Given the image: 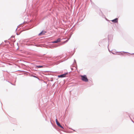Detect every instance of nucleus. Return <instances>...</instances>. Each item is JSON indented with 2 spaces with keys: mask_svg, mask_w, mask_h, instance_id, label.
<instances>
[{
  "mask_svg": "<svg viewBox=\"0 0 134 134\" xmlns=\"http://www.w3.org/2000/svg\"><path fill=\"white\" fill-rule=\"evenodd\" d=\"M81 79L83 81L85 82H88V80L86 76V75H81Z\"/></svg>",
  "mask_w": 134,
  "mask_h": 134,
  "instance_id": "f257e3e1",
  "label": "nucleus"
},
{
  "mask_svg": "<svg viewBox=\"0 0 134 134\" xmlns=\"http://www.w3.org/2000/svg\"><path fill=\"white\" fill-rule=\"evenodd\" d=\"M68 72H67L66 73L64 74H63L59 75L58 76V77L59 78H63L65 77L66 76V75L68 74Z\"/></svg>",
  "mask_w": 134,
  "mask_h": 134,
  "instance_id": "f03ea898",
  "label": "nucleus"
},
{
  "mask_svg": "<svg viewBox=\"0 0 134 134\" xmlns=\"http://www.w3.org/2000/svg\"><path fill=\"white\" fill-rule=\"evenodd\" d=\"M56 124L58 126L62 129H64L63 127L58 122L57 119H56Z\"/></svg>",
  "mask_w": 134,
  "mask_h": 134,
  "instance_id": "7ed1b4c3",
  "label": "nucleus"
},
{
  "mask_svg": "<svg viewBox=\"0 0 134 134\" xmlns=\"http://www.w3.org/2000/svg\"><path fill=\"white\" fill-rule=\"evenodd\" d=\"M61 39L60 38H58L56 40L52 42V43H57L60 42Z\"/></svg>",
  "mask_w": 134,
  "mask_h": 134,
  "instance_id": "20e7f679",
  "label": "nucleus"
},
{
  "mask_svg": "<svg viewBox=\"0 0 134 134\" xmlns=\"http://www.w3.org/2000/svg\"><path fill=\"white\" fill-rule=\"evenodd\" d=\"M118 18H116L115 19L111 20V21L114 23H116L118 22Z\"/></svg>",
  "mask_w": 134,
  "mask_h": 134,
  "instance_id": "39448f33",
  "label": "nucleus"
},
{
  "mask_svg": "<svg viewBox=\"0 0 134 134\" xmlns=\"http://www.w3.org/2000/svg\"><path fill=\"white\" fill-rule=\"evenodd\" d=\"M46 32H45L44 31H42L38 35H42L44 34Z\"/></svg>",
  "mask_w": 134,
  "mask_h": 134,
  "instance_id": "423d86ee",
  "label": "nucleus"
},
{
  "mask_svg": "<svg viewBox=\"0 0 134 134\" xmlns=\"http://www.w3.org/2000/svg\"><path fill=\"white\" fill-rule=\"evenodd\" d=\"M36 68H42L43 67V66L42 65H36Z\"/></svg>",
  "mask_w": 134,
  "mask_h": 134,
  "instance_id": "0eeeda50",
  "label": "nucleus"
},
{
  "mask_svg": "<svg viewBox=\"0 0 134 134\" xmlns=\"http://www.w3.org/2000/svg\"><path fill=\"white\" fill-rule=\"evenodd\" d=\"M99 15H101V16H103V13H102V12L101 11H100V12L99 13Z\"/></svg>",
  "mask_w": 134,
  "mask_h": 134,
  "instance_id": "6e6552de",
  "label": "nucleus"
},
{
  "mask_svg": "<svg viewBox=\"0 0 134 134\" xmlns=\"http://www.w3.org/2000/svg\"><path fill=\"white\" fill-rule=\"evenodd\" d=\"M61 45V44H59L58 45H55L54 47H56L58 46H60Z\"/></svg>",
  "mask_w": 134,
  "mask_h": 134,
  "instance_id": "1a4fd4ad",
  "label": "nucleus"
},
{
  "mask_svg": "<svg viewBox=\"0 0 134 134\" xmlns=\"http://www.w3.org/2000/svg\"><path fill=\"white\" fill-rule=\"evenodd\" d=\"M69 38L67 40H66V41H65L64 42H68V41L69 40Z\"/></svg>",
  "mask_w": 134,
  "mask_h": 134,
  "instance_id": "9d476101",
  "label": "nucleus"
},
{
  "mask_svg": "<svg viewBox=\"0 0 134 134\" xmlns=\"http://www.w3.org/2000/svg\"><path fill=\"white\" fill-rule=\"evenodd\" d=\"M74 63H75L76 64V60H75V59H74Z\"/></svg>",
  "mask_w": 134,
  "mask_h": 134,
  "instance_id": "9b49d317",
  "label": "nucleus"
},
{
  "mask_svg": "<svg viewBox=\"0 0 134 134\" xmlns=\"http://www.w3.org/2000/svg\"><path fill=\"white\" fill-rule=\"evenodd\" d=\"M33 77H35L36 78H37V77L35 76H33Z\"/></svg>",
  "mask_w": 134,
  "mask_h": 134,
  "instance_id": "f8f14e48",
  "label": "nucleus"
},
{
  "mask_svg": "<svg viewBox=\"0 0 134 134\" xmlns=\"http://www.w3.org/2000/svg\"><path fill=\"white\" fill-rule=\"evenodd\" d=\"M122 53H128L127 52H121V53L122 54Z\"/></svg>",
  "mask_w": 134,
  "mask_h": 134,
  "instance_id": "ddd939ff",
  "label": "nucleus"
},
{
  "mask_svg": "<svg viewBox=\"0 0 134 134\" xmlns=\"http://www.w3.org/2000/svg\"><path fill=\"white\" fill-rule=\"evenodd\" d=\"M131 120L132 122L134 123V122L132 119H131Z\"/></svg>",
  "mask_w": 134,
  "mask_h": 134,
  "instance_id": "4468645a",
  "label": "nucleus"
},
{
  "mask_svg": "<svg viewBox=\"0 0 134 134\" xmlns=\"http://www.w3.org/2000/svg\"><path fill=\"white\" fill-rule=\"evenodd\" d=\"M10 83L12 85H14V84H12V83Z\"/></svg>",
  "mask_w": 134,
  "mask_h": 134,
  "instance_id": "2eb2a0df",
  "label": "nucleus"
},
{
  "mask_svg": "<svg viewBox=\"0 0 134 134\" xmlns=\"http://www.w3.org/2000/svg\"><path fill=\"white\" fill-rule=\"evenodd\" d=\"M106 19L107 21H108V20L107 18H106Z\"/></svg>",
  "mask_w": 134,
  "mask_h": 134,
  "instance_id": "dca6fc26",
  "label": "nucleus"
},
{
  "mask_svg": "<svg viewBox=\"0 0 134 134\" xmlns=\"http://www.w3.org/2000/svg\"><path fill=\"white\" fill-rule=\"evenodd\" d=\"M134 54V53H132V54Z\"/></svg>",
  "mask_w": 134,
  "mask_h": 134,
  "instance_id": "f3484780",
  "label": "nucleus"
},
{
  "mask_svg": "<svg viewBox=\"0 0 134 134\" xmlns=\"http://www.w3.org/2000/svg\"><path fill=\"white\" fill-rule=\"evenodd\" d=\"M83 18L82 19H81V20H83Z\"/></svg>",
  "mask_w": 134,
  "mask_h": 134,
  "instance_id": "a211bd4d",
  "label": "nucleus"
},
{
  "mask_svg": "<svg viewBox=\"0 0 134 134\" xmlns=\"http://www.w3.org/2000/svg\"><path fill=\"white\" fill-rule=\"evenodd\" d=\"M51 124H52V125H53V124L52 123V122H51Z\"/></svg>",
  "mask_w": 134,
  "mask_h": 134,
  "instance_id": "6ab92c4d",
  "label": "nucleus"
},
{
  "mask_svg": "<svg viewBox=\"0 0 134 134\" xmlns=\"http://www.w3.org/2000/svg\"><path fill=\"white\" fill-rule=\"evenodd\" d=\"M16 34H17V35H18V34L17 33H16Z\"/></svg>",
  "mask_w": 134,
  "mask_h": 134,
  "instance_id": "aec40b11",
  "label": "nucleus"
},
{
  "mask_svg": "<svg viewBox=\"0 0 134 134\" xmlns=\"http://www.w3.org/2000/svg\"><path fill=\"white\" fill-rule=\"evenodd\" d=\"M6 41H4V42H6Z\"/></svg>",
  "mask_w": 134,
  "mask_h": 134,
  "instance_id": "412c9836",
  "label": "nucleus"
},
{
  "mask_svg": "<svg viewBox=\"0 0 134 134\" xmlns=\"http://www.w3.org/2000/svg\"><path fill=\"white\" fill-rule=\"evenodd\" d=\"M112 53H113V54H114V53H113V52H112Z\"/></svg>",
  "mask_w": 134,
  "mask_h": 134,
  "instance_id": "4be33fe9",
  "label": "nucleus"
},
{
  "mask_svg": "<svg viewBox=\"0 0 134 134\" xmlns=\"http://www.w3.org/2000/svg\"><path fill=\"white\" fill-rule=\"evenodd\" d=\"M2 44V43H1V44H0V45L1 44Z\"/></svg>",
  "mask_w": 134,
  "mask_h": 134,
  "instance_id": "5701e85b",
  "label": "nucleus"
},
{
  "mask_svg": "<svg viewBox=\"0 0 134 134\" xmlns=\"http://www.w3.org/2000/svg\"><path fill=\"white\" fill-rule=\"evenodd\" d=\"M108 50H109V49H108Z\"/></svg>",
  "mask_w": 134,
  "mask_h": 134,
  "instance_id": "b1692460",
  "label": "nucleus"
}]
</instances>
